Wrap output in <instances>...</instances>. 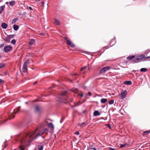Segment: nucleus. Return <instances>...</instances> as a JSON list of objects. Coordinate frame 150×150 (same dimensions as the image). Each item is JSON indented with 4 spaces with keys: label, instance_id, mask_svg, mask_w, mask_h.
Here are the masks:
<instances>
[{
    "label": "nucleus",
    "instance_id": "f257e3e1",
    "mask_svg": "<svg viewBox=\"0 0 150 150\" xmlns=\"http://www.w3.org/2000/svg\"><path fill=\"white\" fill-rule=\"evenodd\" d=\"M34 133L28 132L25 134L24 135H21L19 138L18 140L20 142V145L19 146V149L20 150H25V145L27 144L28 145V143H30L34 140L33 137H31Z\"/></svg>",
    "mask_w": 150,
    "mask_h": 150
},
{
    "label": "nucleus",
    "instance_id": "f03ea898",
    "mask_svg": "<svg viewBox=\"0 0 150 150\" xmlns=\"http://www.w3.org/2000/svg\"><path fill=\"white\" fill-rule=\"evenodd\" d=\"M20 107H18L17 109L15 110H13L12 112H9L8 113V119L6 120L3 123L5 122L6 121H7L8 120H10L12 119H13L14 118V115L13 114H16L17 112H18L19 110L20 109Z\"/></svg>",
    "mask_w": 150,
    "mask_h": 150
},
{
    "label": "nucleus",
    "instance_id": "7ed1b4c3",
    "mask_svg": "<svg viewBox=\"0 0 150 150\" xmlns=\"http://www.w3.org/2000/svg\"><path fill=\"white\" fill-rule=\"evenodd\" d=\"M61 96L59 98V100L61 102H63L64 100H65L66 98H67V92L66 91H63L61 94Z\"/></svg>",
    "mask_w": 150,
    "mask_h": 150
},
{
    "label": "nucleus",
    "instance_id": "20e7f679",
    "mask_svg": "<svg viewBox=\"0 0 150 150\" xmlns=\"http://www.w3.org/2000/svg\"><path fill=\"white\" fill-rule=\"evenodd\" d=\"M145 57L144 54H141L137 57L135 58L132 60V62H136L142 59H145Z\"/></svg>",
    "mask_w": 150,
    "mask_h": 150
},
{
    "label": "nucleus",
    "instance_id": "39448f33",
    "mask_svg": "<svg viewBox=\"0 0 150 150\" xmlns=\"http://www.w3.org/2000/svg\"><path fill=\"white\" fill-rule=\"evenodd\" d=\"M29 60L27 59L26 60L24 63L23 66L22 71L23 72H25L26 71L27 68V66L28 64H29Z\"/></svg>",
    "mask_w": 150,
    "mask_h": 150
},
{
    "label": "nucleus",
    "instance_id": "423d86ee",
    "mask_svg": "<svg viewBox=\"0 0 150 150\" xmlns=\"http://www.w3.org/2000/svg\"><path fill=\"white\" fill-rule=\"evenodd\" d=\"M110 69L109 66H106L102 68L99 71L100 74H103L109 70Z\"/></svg>",
    "mask_w": 150,
    "mask_h": 150
},
{
    "label": "nucleus",
    "instance_id": "0eeeda50",
    "mask_svg": "<svg viewBox=\"0 0 150 150\" xmlns=\"http://www.w3.org/2000/svg\"><path fill=\"white\" fill-rule=\"evenodd\" d=\"M11 47L8 45L4 47V51L6 53L10 51L11 50Z\"/></svg>",
    "mask_w": 150,
    "mask_h": 150
},
{
    "label": "nucleus",
    "instance_id": "6e6552de",
    "mask_svg": "<svg viewBox=\"0 0 150 150\" xmlns=\"http://www.w3.org/2000/svg\"><path fill=\"white\" fill-rule=\"evenodd\" d=\"M64 39L67 41L66 43L67 45H69L71 47H73L75 46L74 45L71 41L68 40L67 38H65Z\"/></svg>",
    "mask_w": 150,
    "mask_h": 150
},
{
    "label": "nucleus",
    "instance_id": "1a4fd4ad",
    "mask_svg": "<svg viewBox=\"0 0 150 150\" xmlns=\"http://www.w3.org/2000/svg\"><path fill=\"white\" fill-rule=\"evenodd\" d=\"M126 92V90L123 91L122 92H121L120 95V97H121V99H123L125 98L126 95V94L125 93Z\"/></svg>",
    "mask_w": 150,
    "mask_h": 150
},
{
    "label": "nucleus",
    "instance_id": "9d476101",
    "mask_svg": "<svg viewBox=\"0 0 150 150\" xmlns=\"http://www.w3.org/2000/svg\"><path fill=\"white\" fill-rule=\"evenodd\" d=\"M35 111L36 112L40 113L41 112V110L39 107L37 105L35 106Z\"/></svg>",
    "mask_w": 150,
    "mask_h": 150
},
{
    "label": "nucleus",
    "instance_id": "9b49d317",
    "mask_svg": "<svg viewBox=\"0 0 150 150\" xmlns=\"http://www.w3.org/2000/svg\"><path fill=\"white\" fill-rule=\"evenodd\" d=\"M44 133V132L42 131V132H40L38 133L35 137L34 139H36L38 138V137L39 136H41Z\"/></svg>",
    "mask_w": 150,
    "mask_h": 150
},
{
    "label": "nucleus",
    "instance_id": "f8f14e48",
    "mask_svg": "<svg viewBox=\"0 0 150 150\" xmlns=\"http://www.w3.org/2000/svg\"><path fill=\"white\" fill-rule=\"evenodd\" d=\"M7 25L4 23H3L1 25V27L4 29H6L7 27Z\"/></svg>",
    "mask_w": 150,
    "mask_h": 150
},
{
    "label": "nucleus",
    "instance_id": "ddd939ff",
    "mask_svg": "<svg viewBox=\"0 0 150 150\" xmlns=\"http://www.w3.org/2000/svg\"><path fill=\"white\" fill-rule=\"evenodd\" d=\"M100 114L99 112L97 110L95 111L93 113V115L94 116H99Z\"/></svg>",
    "mask_w": 150,
    "mask_h": 150
},
{
    "label": "nucleus",
    "instance_id": "4468645a",
    "mask_svg": "<svg viewBox=\"0 0 150 150\" xmlns=\"http://www.w3.org/2000/svg\"><path fill=\"white\" fill-rule=\"evenodd\" d=\"M35 42V40L34 39H30L29 40V44L30 45H32Z\"/></svg>",
    "mask_w": 150,
    "mask_h": 150
},
{
    "label": "nucleus",
    "instance_id": "2eb2a0df",
    "mask_svg": "<svg viewBox=\"0 0 150 150\" xmlns=\"http://www.w3.org/2000/svg\"><path fill=\"white\" fill-rule=\"evenodd\" d=\"M54 23L57 25H59L60 24V23L59 22V20L56 19H54Z\"/></svg>",
    "mask_w": 150,
    "mask_h": 150
},
{
    "label": "nucleus",
    "instance_id": "dca6fc26",
    "mask_svg": "<svg viewBox=\"0 0 150 150\" xmlns=\"http://www.w3.org/2000/svg\"><path fill=\"white\" fill-rule=\"evenodd\" d=\"M124 83L125 85H130L132 84V82L130 81H125Z\"/></svg>",
    "mask_w": 150,
    "mask_h": 150
},
{
    "label": "nucleus",
    "instance_id": "f3484780",
    "mask_svg": "<svg viewBox=\"0 0 150 150\" xmlns=\"http://www.w3.org/2000/svg\"><path fill=\"white\" fill-rule=\"evenodd\" d=\"M13 29L15 30H16V31L19 28V26L17 25H13Z\"/></svg>",
    "mask_w": 150,
    "mask_h": 150
},
{
    "label": "nucleus",
    "instance_id": "a211bd4d",
    "mask_svg": "<svg viewBox=\"0 0 150 150\" xmlns=\"http://www.w3.org/2000/svg\"><path fill=\"white\" fill-rule=\"evenodd\" d=\"M135 56L134 55H130L127 57V59L129 60H131L132 59L134 58Z\"/></svg>",
    "mask_w": 150,
    "mask_h": 150
},
{
    "label": "nucleus",
    "instance_id": "6ab92c4d",
    "mask_svg": "<svg viewBox=\"0 0 150 150\" xmlns=\"http://www.w3.org/2000/svg\"><path fill=\"white\" fill-rule=\"evenodd\" d=\"M15 3V1H12L9 2V5L11 6H13Z\"/></svg>",
    "mask_w": 150,
    "mask_h": 150
},
{
    "label": "nucleus",
    "instance_id": "aec40b11",
    "mask_svg": "<svg viewBox=\"0 0 150 150\" xmlns=\"http://www.w3.org/2000/svg\"><path fill=\"white\" fill-rule=\"evenodd\" d=\"M87 124L86 122H82V123H79L78 124V126L81 127L83 125H87Z\"/></svg>",
    "mask_w": 150,
    "mask_h": 150
},
{
    "label": "nucleus",
    "instance_id": "412c9836",
    "mask_svg": "<svg viewBox=\"0 0 150 150\" xmlns=\"http://www.w3.org/2000/svg\"><path fill=\"white\" fill-rule=\"evenodd\" d=\"M37 147L39 150H42L43 149V146L39 145H38Z\"/></svg>",
    "mask_w": 150,
    "mask_h": 150
},
{
    "label": "nucleus",
    "instance_id": "4be33fe9",
    "mask_svg": "<svg viewBox=\"0 0 150 150\" xmlns=\"http://www.w3.org/2000/svg\"><path fill=\"white\" fill-rule=\"evenodd\" d=\"M107 101V99L106 98H102L100 100L101 102L102 103H105Z\"/></svg>",
    "mask_w": 150,
    "mask_h": 150
},
{
    "label": "nucleus",
    "instance_id": "5701e85b",
    "mask_svg": "<svg viewBox=\"0 0 150 150\" xmlns=\"http://www.w3.org/2000/svg\"><path fill=\"white\" fill-rule=\"evenodd\" d=\"M18 19V18H16L13 19L12 21V23L14 24L17 21Z\"/></svg>",
    "mask_w": 150,
    "mask_h": 150
},
{
    "label": "nucleus",
    "instance_id": "b1692460",
    "mask_svg": "<svg viewBox=\"0 0 150 150\" xmlns=\"http://www.w3.org/2000/svg\"><path fill=\"white\" fill-rule=\"evenodd\" d=\"M147 70V69L146 68H142L140 69V71L141 72H145Z\"/></svg>",
    "mask_w": 150,
    "mask_h": 150
},
{
    "label": "nucleus",
    "instance_id": "393cba45",
    "mask_svg": "<svg viewBox=\"0 0 150 150\" xmlns=\"http://www.w3.org/2000/svg\"><path fill=\"white\" fill-rule=\"evenodd\" d=\"M48 125L50 127H51L52 128H53V129H54V125L52 123H51V122H50V123H49L48 124Z\"/></svg>",
    "mask_w": 150,
    "mask_h": 150
},
{
    "label": "nucleus",
    "instance_id": "a878e982",
    "mask_svg": "<svg viewBox=\"0 0 150 150\" xmlns=\"http://www.w3.org/2000/svg\"><path fill=\"white\" fill-rule=\"evenodd\" d=\"M150 132V131H144L143 133V136H145V135H146V134H148Z\"/></svg>",
    "mask_w": 150,
    "mask_h": 150
},
{
    "label": "nucleus",
    "instance_id": "bb28decb",
    "mask_svg": "<svg viewBox=\"0 0 150 150\" xmlns=\"http://www.w3.org/2000/svg\"><path fill=\"white\" fill-rule=\"evenodd\" d=\"M4 10V7L3 6H0V13H1Z\"/></svg>",
    "mask_w": 150,
    "mask_h": 150
},
{
    "label": "nucleus",
    "instance_id": "cd10ccee",
    "mask_svg": "<svg viewBox=\"0 0 150 150\" xmlns=\"http://www.w3.org/2000/svg\"><path fill=\"white\" fill-rule=\"evenodd\" d=\"M114 100H110L109 102L108 103H109V104L110 105L113 104L114 103Z\"/></svg>",
    "mask_w": 150,
    "mask_h": 150
},
{
    "label": "nucleus",
    "instance_id": "c85d7f7f",
    "mask_svg": "<svg viewBox=\"0 0 150 150\" xmlns=\"http://www.w3.org/2000/svg\"><path fill=\"white\" fill-rule=\"evenodd\" d=\"M10 39L9 38L8 36L7 37H6L5 38V40L6 42H9L10 41Z\"/></svg>",
    "mask_w": 150,
    "mask_h": 150
},
{
    "label": "nucleus",
    "instance_id": "c756f323",
    "mask_svg": "<svg viewBox=\"0 0 150 150\" xmlns=\"http://www.w3.org/2000/svg\"><path fill=\"white\" fill-rule=\"evenodd\" d=\"M10 39L11 40V38H13L14 36V35H11L8 36Z\"/></svg>",
    "mask_w": 150,
    "mask_h": 150
},
{
    "label": "nucleus",
    "instance_id": "7c9ffc66",
    "mask_svg": "<svg viewBox=\"0 0 150 150\" xmlns=\"http://www.w3.org/2000/svg\"><path fill=\"white\" fill-rule=\"evenodd\" d=\"M16 42V41L15 40L13 39L11 41V43L15 45Z\"/></svg>",
    "mask_w": 150,
    "mask_h": 150
},
{
    "label": "nucleus",
    "instance_id": "2f4dec72",
    "mask_svg": "<svg viewBox=\"0 0 150 150\" xmlns=\"http://www.w3.org/2000/svg\"><path fill=\"white\" fill-rule=\"evenodd\" d=\"M150 52V49H148L146 51L145 53V54L146 55H147Z\"/></svg>",
    "mask_w": 150,
    "mask_h": 150
},
{
    "label": "nucleus",
    "instance_id": "473e14b6",
    "mask_svg": "<svg viewBox=\"0 0 150 150\" xmlns=\"http://www.w3.org/2000/svg\"><path fill=\"white\" fill-rule=\"evenodd\" d=\"M4 66V65L3 64L0 63V69L2 68Z\"/></svg>",
    "mask_w": 150,
    "mask_h": 150
},
{
    "label": "nucleus",
    "instance_id": "72a5a7b5",
    "mask_svg": "<svg viewBox=\"0 0 150 150\" xmlns=\"http://www.w3.org/2000/svg\"><path fill=\"white\" fill-rule=\"evenodd\" d=\"M86 66H85L84 67H83V68H82L81 69V71L82 72V71L84 70L86 68Z\"/></svg>",
    "mask_w": 150,
    "mask_h": 150
},
{
    "label": "nucleus",
    "instance_id": "f704fd0d",
    "mask_svg": "<svg viewBox=\"0 0 150 150\" xmlns=\"http://www.w3.org/2000/svg\"><path fill=\"white\" fill-rule=\"evenodd\" d=\"M4 45V44H0V49L2 48Z\"/></svg>",
    "mask_w": 150,
    "mask_h": 150
},
{
    "label": "nucleus",
    "instance_id": "c9c22d12",
    "mask_svg": "<svg viewBox=\"0 0 150 150\" xmlns=\"http://www.w3.org/2000/svg\"><path fill=\"white\" fill-rule=\"evenodd\" d=\"M125 145H124V144H121L120 145V148H123L125 146Z\"/></svg>",
    "mask_w": 150,
    "mask_h": 150
},
{
    "label": "nucleus",
    "instance_id": "e433bc0d",
    "mask_svg": "<svg viewBox=\"0 0 150 150\" xmlns=\"http://www.w3.org/2000/svg\"><path fill=\"white\" fill-rule=\"evenodd\" d=\"M89 148L91 150V148H93L94 147H93V146L92 145H90L89 146Z\"/></svg>",
    "mask_w": 150,
    "mask_h": 150
},
{
    "label": "nucleus",
    "instance_id": "4c0bfd02",
    "mask_svg": "<svg viewBox=\"0 0 150 150\" xmlns=\"http://www.w3.org/2000/svg\"><path fill=\"white\" fill-rule=\"evenodd\" d=\"M106 126H107L108 128H110V125L109 124H107L106 125Z\"/></svg>",
    "mask_w": 150,
    "mask_h": 150
},
{
    "label": "nucleus",
    "instance_id": "58836bf2",
    "mask_svg": "<svg viewBox=\"0 0 150 150\" xmlns=\"http://www.w3.org/2000/svg\"><path fill=\"white\" fill-rule=\"evenodd\" d=\"M108 149L109 150H115V149L111 147H109Z\"/></svg>",
    "mask_w": 150,
    "mask_h": 150
},
{
    "label": "nucleus",
    "instance_id": "ea45409f",
    "mask_svg": "<svg viewBox=\"0 0 150 150\" xmlns=\"http://www.w3.org/2000/svg\"><path fill=\"white\" fill-rule=\"evenodd\" d=\"M78 95L80 96L81 97H82L83 96V94L82 93L79 94Z\"/></svg>",
    "mask_w": 150,
    "mask_h": 150
},
{
    "label": "nucleus",
    "instance_id": "a19ab883",
    "mask_svg": "<svg viewBox=\"0 0 150 150\" xmlns=\"http://www.w3.org/2000/svg\"><path fill=\"white\" fill-rule=\"evenodd\" d=\"M79 103H80V102H79V103H76V104L75 103V106H77L79 105L80 104H78Z\"/></svg>",
    "mask_w": 150,
    "mask_h": 150
},
{
    "label": "nucleus",
    "instance_id": "79ce46f5",
    "mask_svg": "<svg viewBox=\"0 0 150 150\" xmlns=\"http://www.w3.org/2000/svg\"><path fill=\"white\" fill-rule=\"evenodd\" d=\"M47 130L48 129L47 128H45L42 130V131L44 132V131L45 132V131H47Z\"/></svg>",
    "mask_w": 150,
    "mask_h": 150
},
{
    "label": "nucleus",
    "instance_id": "37998d69",
    "mask_svg": "<svg viewBox=\"0 0 150 150\" xmlns=\"http://www.w3.org/2000/svg\"><path fill=\"white\" fill-rule=\"evenodd\" d=\"M75 134L76 135H79V132H76L75 133Z\"/></svg>",
    "mask_w": 150,
    "mask_h": 150
},
{
    "label": "nucleus",
    "instance_id": "c03bdc74",
    "mask_svg": "<svg viewBox=\"0 0 150 150\" xmlns=\"http://www.w3.org/2000/svg\"><path fill=\"white\" fill-rule=\"evenodd\" d=\"M41 6H44V2H42L41 3Z\"/></svg>",
    "mask_w": 150,
    "mask_h": 150
},
{
    "label": "nucleus",
    "instance_id": "a18cd8bd",
    "mask_svg": "<svg viewBox=\"0 0 150 150\" xmlns=\"http://www.w3.org/2000/svg\"><path fill=\"white\" fill-rule=\"evenodd\" d=\"M29 9L30 10H33V8H32L31 6H29Z\"/></svg>",
    "mask_w": 150,
    "mask_h": 150
},
{
    "label": "nucleus",
    "instance_id": "49530a36",
    "mask_svg": "<svg viewBox=\"0 0 150 150\" xmlns=\"http://www.w3.org/2000/svg\"><path fill=\"white\" fill-rule=\"evenodd\" d=\"M149 58H150V56L146 57H145V59H147Z\"/></svg>",
    "mask_w": 150,
    "mask_h": 150
},
{
    "label": "nucleus",
    "instance_id": "de8ad7c7",
    "mask_svg": "<svg viewBox=\"0 0 150 150\" xmlns=\"http://www.w3.org/2000/svg\"><path fill=\"white\" fill-rule=\"evenodd\" d=\"M88 95L89 96H90L91 95V93L90 92H88Z\"/></svg>",
    "mask_w": 150,
    "mask_h": 150
},
{
    "label": "nucleus",
    "instance_id": "09e8293b",
    "mask_svg": "<svg viewBox=\"0 0 150 150\" xmlns=\"http://www.w3.org/2000/svg\"><path fill=\"white\" fill-rule=\"evenodd\" d=\"M124 144V145H125V146L127 145H128L129 144V143H125Z\"/></svg>",
    "mask_w": 150,
    "mask_h": 150
},
{
    "label": "nucleus",
    "instance_id": "8fccbe9b",
    "mask_svg": "<svg viewBox=\"0 0 150 150\" xmlns=\"http://www.w3.org/2000/svg\"><path fill=\"white\" fill-rule=\"evenodd\" d=\"M91 150H96V148H91Z\"/></svg>",
    "mask_w": 150,
    "mask_h": 150
},
{
    "label": "nucleus",
    "instance_id": "3c124183",
    "mask_svg": "<svg viewBox=\"0 0 150 150\" xmlns=\"http://www.w3.org/2000/svg\"><path fill=\"white\" fill-rule=\"evenodd\" d=\"M37 83V81H35V82L34 83H33V85H36Z\"/></svg>",
    "mask_w": 150,
    "mask_h": 150
},
{
    "label": "nucleus",
    "instance_id": "603ef678",
    "mask_svg": "<svg viewBox=\"0 0 150 150\" xmlns=\"http://www.w3.org/2000/svg\"><path fill=\"white\" fill-rule=\"evenodd\" d=\"M3 81L1 79H0V83H1Z\"/></svg>",
    "mask_w": 150,
    "mask_h": 150
},
{
    "label": "nucleus",
    "instance_id": "864d4df0",
    "mask_svg": "<svg viewBox=\"0 0 150 150\" xmlns=\"http://www.w3.org/2000/svg\"><path fill=\"white\" fill-rule=\"evenodd\" d=\"M63 120H61L60 121V123H62V122H63Z\"/></svg>",
    "mask_w": 150,
    "mask_h": 150
},
{
    "label": "nucleus",
    "instance_id": "5fc2aeb1",
    "mask_svg": "<svg viewBox=\"0 0 150 150\" xmlns=\"http://www.w3.org/2000/svg\"><path fill=\"white\" fill-rule=\"evenodd\" d=\"M40 0H35L36 2H38Z\"/></svg>",
    "mask_w": 150,
    "mask_h": 150
},
{
    "label": "nucleus",
    "instance_id": "6e6d98bb",
    "mask_svg": "<svg viewBox=\"0 0 150 150\" xmlns=\"http://www.w3.org/2000/svg\"><path fill=\"white\" fill-rule=\"evenodd\" d=\"M53 87H54V86H51V87L50 88H53Z\"/></svg>",
    "mask_w": 150,
    "mask_h": 150
},
{
    "label": "nucleus",
    "instance_id": "4d7b16f0",
    "mask_svg": "<svg viewBox=\"0 0 150 150\" xmlns=\"http://www.w3.org/2000/svg\"><path fill=\"white\" fill-rule=\"evenodd\" d=\"M72 91L73 92H74V93H77L76 91H73V90H72Z\"/></svg>",
    "mask_w": 150,
    "mask_h": 150
},
{
    "label": "nucleus",
    "instance_id": "13d9d810",
    "mask_svg": "<svg viewBox=\"0 0 150 150\" xmlns=\"http://www.w3.org/2000/svg\"><path fill=\"white\" fill-rule=\"evenodd\" d=\"M8 2H6V3H5V4H8Z\"/></svg>",
    "mask_w": 150,
    "mask_h": 150
},
{
    "label": "nucleus",
    "instance_id": "bf43d9fd",
    "mask_svg": "<svg viewBox=\"0 0 150 150\" xmlns=\"http://www.w3.org/2000/svg\"><path fill=\"white\" fill-rule=\"evenodd\" d=\"M27 103H28V102H25V104H27Z\"/></svg>",
    "mask_w": 150,
    "mask_h": 150
},
{
    "label": "nucleus",
    "instance_id": "052dcab7",
    "mask_svg": "<svg viewBox=\"0 0 150 150\" xmlns=\"http://www.w3.org/2000/svg\"><path fill=\"white\" fill-rule=\"evenodd\" d=\"M41 35H44L42 33H41Z\"/></svg>",
    "mask_w": 150,
    "mask_h": 150
},
{
    "label": "nucleus",
    "instance_id": "680f3d73",
    "mask_svg": "<svg viewBox=\"0 0 150 150\" xmlns=\"http://www.w3.org/2000/svg\"><path fill=\"white\" fill-rule=\"evenodd\" d=\"M4 149V148H3L2 150H3Z\"/></svg>",
    "mask_w": 150,
    "mask_h": 150
},
{
    "label": "nucleus",
    "instance_id": "e2e57ef3",
    "mask_svg": "<svg viewBox=\"0 0 150 150\" xmlns=\"http://www.w3.org/2000/svg\"><path fill=\"white\" fill-rule=\"evenodd\" d=\"M6 146V145H5V147Z\"/></svg>",
    "mask_w": 150,
    "mask_h": 150
},
{
    "label": "nucleus",
    "instance_id": "0e129e2a",
    "mask_svg": "<svg viewBox=\"0 0 150 150\" xmlns=\"http://www.w3.org/2000/svg\"><path fill=\"white\" fill-rule=\"evenodd\" d=\"M14 150H16L15 149H14Z\"/></svg>",
    "mask_w": 150,
    "mask_h": 150
}]
</instances>
